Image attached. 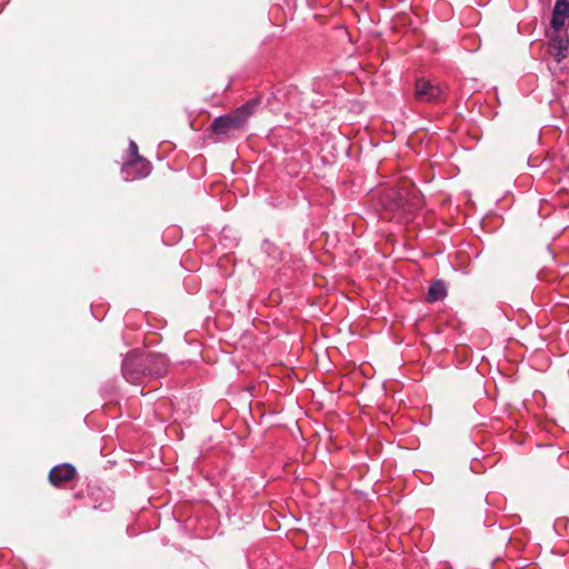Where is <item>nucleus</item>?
<instances>
[{
	"mask_svg": "<svg viewBox=\"0 0 569 569\" xmlns=\"http://www.w3.org/2000/svg\"><path fill=\"white\" fill-rule=\"evenodd\" d=\"M390 201L386 202L385 206L391 210L406 209V200L400 192L392 191L390 194Z\"/></svg>",
	"mask_w": 569,
	"mask_h": 569,
	"instance_id": "10",
	"label": "nucleus"
},
{
	"mask_svg": "<svg viewBox=\"0 0 569 569\" xmlns=\"http://www.w3.org/2000/svg\"><path fill=\"white\" fill-rule=\"evenodd\" d=\"M445 94L443 89L430 81L418 79L416 82V98L422 102L440 101Z\"/></svg>",
	"mask_w": 569,
	"mask_h": 569,
	"instance_id": "2",
	"label": "nucleus"
},
{
	"mask_svg": "<svg viewBox=\"0 0 569 569\" xmlns=\"http://www.w3.org/2000/svg\"><path fill=\"white\" fill-rule=\"evenodd\" d=\"M150 170L151 167L149 161L142 157H137L124 164L122 172L126 180H134L147 177L150 173Z\"/></svg>",
	"mask_w": 569,
	"mask_h": 569,
	"instance_id": "3",
	"label": "nucleus"
},
{
	"mask_svg": "<svg viewBox=\"0 0 569 569\" xmlns=\"http://www.w3.org/2000/svg\"><path fill=\"white\" fill-rule=\"evenodd\" d=\"M552 47L557 49V60L560 61L565 57V52L569 47V39L562 36H556L552 38Z\"/></svg>",
	"mask_w": 569,
	"mask_h": 569,
	"instance_id": "8",
	"label": "nucleus"
},
{
	"mask_svg": "<svg viewBox=\"0 0 569 569\" xmlns=\"http://www.w3.org/2000/svg\"><path fill=\"white\" fill-rule=\"evenodd\" d=\"M166 365L163 356H149L144 359L131 352L122 361V373L130 383H138L144 376H162L166 372Z\"/></svg>",
	"mask_w": 569,
	"mask_h": 569,
	"instance_id": "1",
	"label": "nucleus"
},
{
	"mask_svg": "<svg viewBox=\"0 0 569 569\" xmlns=\"http://www.w3.org/2000/svg\"><path fill=\"white\" fill-rule=\"evenodd\" d=\"M569 21V1L556 0L552 9L551 28L559 32Z\"/></svg>",
	"mask_w": 569,
	"mask_h": 569,
	"instance_id": "5",
	"label": "nucleus"
},
{
	"mask_svg": "<svg viewBox=\"0 0 569 569\" xmlns=\"http://www.w3.org/2000/svg\"><path fill=\"white\" fill-rule=\"evenodd\" d=\"M76 476V468L70 463H62L53 467L49 472L50 482L58 487L72 480Z\"/></svg>",
	"mask_w": 569,
	"mask_h": 569,
	"instance_id": "6",
	"label": "nucleus"
},
{
	"mask_svg": "<svg viewBox=\"0 0 569 569\" xmlns=\"http://www.w3.org/2000/svg\"><path fill=\"white\" fill-rule=\"evenodd\" d=\"M242 127L241 119L234 114H226L216 118L211 123V130L219 136H228Z\"/></svg>",
	"mask_w": 569,
	"mask_h": 569,
	"instance_id": "4",
	"label": "nucleus"
},
{
	"mask_svg": "<svg viewBox=\"0 0 569 569\" xmlns=\"http://www.w3.org/2000/svg\"><path fill=\"white\" fill-rule=\"evenodd\" d=\"M447 296V288L443 281L436 280L433 281L427 292V301L436 302L442 300Z\"/></svg>",
	"mask_w": 569,
	"mask_h": 569,
	"instance_id": "7",
	"label": "nucleus"
},
{
	"mask_svg": "<svg viewBox=\"0 0 569 569\" xmlns=\"http://www.w3.org/2000/svg\"><path fill=\"white\" fill-rule=\"evenodd\" d=\"M128 151L133 157V159H136L137 157H140L138 154V146L134 141H130Z\"/></svg>",
	"mask_w": 569,
	"mask_h": 569,
	"instance_id": "11",
	"label": "nucleus"
},
{
	"mask_svg": "<svg viewBox=\"0 0 569 569\" xmlns=\"http://www.w3.org/2000/svg\"><path fill=\"white\" fill-rule=\"evenodd\" d=\"M257 104H258L257 101H250V102H247L246 104L241 106L240 108H238L236 110V112L233 114L237 118L241 119V124L242 126L246 122L247 118L253 112V110L256 109Z\"/></svg>",
	"mask_w": 569,
	"mask_h": 569,
	"instance_id": "9",
	"label": "nucleus"
}]
</instances>
